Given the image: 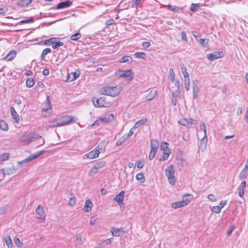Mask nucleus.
<instances>
[{"label":"nucleus","mask_w":248,"mask_h":248,"mask_svg":"<svg viewBox=\"0 0 248 248\" xmlns=\"http://www.w3.org/2000/svg\"><path fill=\"white\" fill-rule=\"evenodd\" d=\"M121 92V88L118 86H106L100 90V93L104 95L112 97L117 96Z\"/></svg>","instance_id":"obj_1"},{"label":"nucleus","mask_w":248,"mask_h":248,"mask_svg":"<svg viewBox=\"0 0 248 248\" xmlns=\"http://www.w3.org/2000/svg\"><path fill=\"white\" fill-rule=\"evenodd\" d=\"M42 138L41 136L37 134L29 133L22 135L20 137V141L25 145H28L31 142L34 141Z\"/></svg>","instance_id":"obj_2"},{"label":"nucleus","mask_w":248,"mask_h":248,"mask_svg":"<svg viewBox=\"0 0 248 248\" xmlns=\"http://www.w3.org/2000/svg\"><path fill=\"white\" fill-rule=\"evenodd\" d=\"M175 171L174 168L172 165L168 166L165 169V174L168 178L169 183L172 186L175 185Z\"/></svg>","instance_id":"obj_3"},{"label":"nucleus","mask_w":248,"mask_h":248,"mask_svg":"<svg viewBox=\"0 0 248 248\" xmlns=\"http://www.w3.org/2000/svg\"><path fill=\"white\" fill-rule=\"evenodd\" d=\"M103 149L100 144L96 146L94 150L83 156V159L89 158L93 159L98 156L99 154L102 152Z\"/></svg>","instance_id":"obj_4"},{"label":"nucleus","mask_w":248,"mask_h":248,"mask_svg":"<svg viewBox=\"0 0 248 248\" xmlns=\"http://www.w3.org/2000/svg\"><path fill=\"white\" fill-rule=\"evenodd\" d=\"M150 142L151 149L149 155V159L152 160L154 158L157 152L159 142L156 140H151Z\"/></svg>","instance_id":"obj_5"},{"label":"nucleus","mask_w":248,"mask_h":248,"mask_svg":"<svg viewBox=\"0 0 248 248\" xmlns=\"http://www.w3.org/2000/svg\"><path fill=\"white\" fill-rule=\"evenodd\" d=\"M116 75L119 78L124 77L129 80H132L133 78V73L131 70H119L116 72Z\"/></svg>","instance_id":"obj_6"},{"label":"nucleus","mask_w":248,"mask_h":248,"mask_svg":"<svg viewBox=\"0 0 248 248\" xmlns=\"http://www.w3.org/2000/svg\"><path fill=\"white\" fill-rule=\"evenodd\" d=\"M178 123L180 124L186 126L187 128H191L198 124L197 120L191 118H182L180 119Z\"/></svg>","instance_id":"obj_7"},{"label":"nucleus","mask_w":248,"mask_h":248,"mask_svg":"<svg viewBox=\"0 0 248 248\" xmlns=\"http://www.w3.org/2000/svg\"><path fill=\"white\" fill-rule=\"evenodd\" d=\"M78 118L75 116L71 115H66L61 117V121H60L61 125L69 124L73 122L77 121Z\"/></svg>","instance_id":"obj_8"},{"label":"nucleus","mask_w":248,"mask_h":248,"mask_svg":"<svg viewBox=\"0 0 248 248\" xmlns=\"http://www.w3.org/2000/svg\"><path fill=\"white\" fill-rule=\"evenodd\" d=\"M95 107H108L110 106V103L106 101L105 97H100L97 99L95 102H93Z\"/></svg>","instance_id":"obj_9"},{"label":"nucleus","mask_w":248,"mask_h":248,"mask_svg":"<svg viewBox=\"0 0 248 248\" xmlns=\"http://www.w3.org/2000/svg\"><path fill=\"white\" fill-rule=\"evenodd\" d=\"M36 217L42 221L45 219L46 214L44 209L40 205H39L36 209Z\"/></svg>","instance_id":"obj_10"},{"label":"nucleus","mask_w":248,"mask_h":248,"mask_svg":"<svg viewBox=\"0 0 248 248\" xmlns=\"http://www.w3.org/2000/svg\"><path fill=\"white\" fill-rule=\"evenodd\" d=\"M113 120L114 115L112 114H110L104 117L99 118V119L96 121L93 125L98 124L99 121L103 123H108L113 121Z\"/></svg>","instance_id":"obj_11"},{"label":"nucleus","mask_w":248,"mask_h":248,"mask_svg":"<svg viewBox=\"0 0 248 248\" xmlns=\"http://www.w3.org/2000/svg\"><path fill=\"white\" fill-rule=\"evenodd\" d=\"M221 53L220 52L215 51L213 53L207 54V58L209 61H213L217 59L221 58Z\"/></svg>","instance_id":"obj_12"},{"label":"nucleus","mask_w":248,"mask_h":248,"mask_svg":"<svg viewBox=\"0 0 248 248\" xmlns=\"http://www.w3.org/2000/svg\"><path fill=\"white\" fill-rule=\"evenodd\" d=\"M193 199V196L191 194H187L184 195L182 198V202L185 206L188 204Z\"/></svg>","instance_id":"obj_13"},{"label":"nucleus","mask_w":248,"mask_h":248,"mask_svg":"<svg viewBox=\"0 0 248 248\" xmlns=\"http://www.w3.org/2000/svg\"><path fill=\"white\" fill-rule=\"evenodd\" d=\"M111 235L114 237H118L124 233L123 228H112L110 230Z\"/></svg>","instance_id":"obj_14"},{"label":"nucleus","mask_w":248,"mask_h":248,"mask_svg":"<svg viewBox=\"0 0 248 248\" xmlns=\"http://www.w3.org/2000/svg\"><path fill=\"white\" fill-rule=\"evenodd\" d=\"M207 136H204L202 139H201L200 141V143L199 145V149L201 150L202 152H204L207 147Z\"/></svg>","instance_id":"obj_15"},{"label":"nucleus","mask_w":248,"mask_h":248,"mask_svg":"<svg viewBox=\"0 0 248 248\" xmlns=\"http://www.w3.org/2000/svg\"><path fill=\"white\" fill-rule=\"evenodd\" d=\"M80 75V71L76 70L74 72L70 73L68 76V79L70 81H73L77 79Z\"/></svg>","instance_id":"obj_16"},{"label":"nucleus","mask_w":248,"mask_h":248,"mask_svg":"<svg viewBox=\"0 0 248 248\" xmlns=\"http://www.w3.org/2000/svg\"><path fill=\"white\" fill-rule=\"evenodd\" d=\"M193 97L196 99L198 96L199 87L197 84V81H194L192 83Z\"/></svg>","instance_id":"obj_17"},{"label":"nucleus","mask_w":248,"mask_h":248,"mask_svg":"<svg viewBox=\"0 0 248 248\" xmlns=\"http://www.w3.org/2000/svg\"><path fill=\"white\" fill-rule=\"evenodd\" d=\"M61 124L60 122H58V119H54L49 122V124L46 127V130H47L49 128L57 127V126H61Z\"/></svg>","instance_id":"obj_18"},{"label":"nucleus","mask_w":248,"mask_h":248,"mask_svg":"<svg viewBox=\"0 0 248 248\" xmlns=\"http://www.w3.org/2000/svg\"><path fill=\"white\" fill-rule=\"evenodd\" d=\"M16 52L15 50H12L4 58V60L7 62L11 61L16 57Z\"/></svg>","instance_id":"obj_19"},{"label":"nucleus","mask_w":248,"mask_h":248,"mask_svg":"<svg viewBox=\"0 0 248 248\" xmlns=\"http://www.w3.org/2000/svg\"><path fill=\"white\" fill-rule=\"evenodd\" d=\"M47 108H43L42 109L43 112L45 113L43 114V115L45 117L48 116L51 112V108L50 107V102L48 99V96L47 97Z\"/></svg>","instance_id":"obj_20"},{"label":"nucleus","mask_w":248,"mask_h":248,"mask_svg":"<svg viewBox=\"0 0 248 248\" xmlns=\"http://www.w3.org/2000/svg\"><path fill=\"white\" fill-rule=\"evenodd\" d=\"M93 206V204L92 202L90 200L88 199L85 201V205L84 206V210L85 212H89L92 210Z\"/></svg>","instance_id":"obj_21"},{"label":"nucleus","mask_w":248,"mask_h":248,"mask_svg":"<svg viewBox=\"0 0 248 248\" xmlns=\"http://www.w3.org/2000/svg\"><path fill=\"white\" fill-rule=\"evenodd\" d=\"M175 92L176 95H180L181 92L180 91V82L178 80L175 81L174 85L171 87V92Z\"/></svg>","instance_id":"obj_22"},{"label":"nucleus","mask_w":248,"mask_h":248,"mask_svg":"<svg viewBox=\"0 0 248 248\" xmlns=\"http://www.w3.org/2000/svg\"><path fill=\"white\" fill-rule=\"evenodd\" d=\"M124 191H121L118 195L116 196L115 198L114 199V200L119 204H120L123 202L124 199Z\"/></svg>","instance_id":"obj_23"},{"label":"nucleus","mask_w":248,"mask_h":248,"mask_svg":"<svg viewBox=\"0 0 248 248\" xmlns=\"http://www.w3.org/2000/svg\"><path fill=\"white\" fill-rule=\"evenodd\" d=\"M157 94V91L155 90H152L147 94L145 97L146 100L150 101L153 100Z\"/></svg>","instance_id":"obj_24"},{"label":"nucleus","mask_w":248,"mask_h":248,"mask_svg":"<svg viewBox=\"0 0 248 248\" xmlns=\"http://www.w3.org/2000/svg\"><path fill=\"white\" fill-rule=\"evenodd\" d=\"M72 4V2L70 0H67L61 3H59L57 5V9H63L70 6Z\"/></svg>","instance_id":"obj_25"},{"label":"nucleus","mask_w":248,"mask_h":248,"mask_svg":"<svg viewBox=\"0 0 248 248\" xmlns=\"http://www.w3.org/2000/svg\"><path fill=\"white\" fill-rule=\"evenodd\" d=\"M147 119L146 118L141 119V120H139V121L135 123L134 126L132 127V130H135L139 126L144 124L145 123L147 122Z\"/></svg>","instance_id":"obj_26"},{"label":"nucleus","mask_w":248,"mask_h":248,"mask_svg":"<svg viewBox=\"0 0 248 248\" xmlns=\"http://www.w3.org/2000/svg\"><path fill=\"white\" fill-rule=\"evenodd\" d=\"M3 240L5 242V244L8 248H12L13 246L12 240L9 235L5 236Z\"/></svg>","instance_id":"obj_27"},{"label":"nucleus","mask_w":248,"mask_h":248,"mask_svg":"<svg viewBox=\"0 0 248 248\" xmlns=\"http://www.w3.org/2000/svg\"><path fill=\"white\" fill-rule=\"evenodd\" d=\"M11 113L16 122L18 123L20 121L19 116L13 107L11 108Z\"/></svg>","instance_id":"obj_28"},{"label":"nucleus","mask_w":248,"mask_h":248,"mask_svg":"<svg viewBox=\"0 0 248 248\" xmlns=\"http://www.w3.org/2000/svg\"><path fill=\"white\" fill-rule=\"evenodd\" d=\"M169 143L167 142H163L160 145V149L163 153H171V150L168 148Z\"/></svg>","instance_id":"obj_29"},{"label":"nucleus","mask_w":248,"mask_h":248,"mask_svg":"<svg viewBox=\"0 0 248 248\" xmlns=\"http://www.w3.org/2000/svg\"><path fill=\"white\" fill-rule=\"evenodd\" d=\"M181 69L184 78H189V75L187 71L186 67L183 64H181Z\"/></svg>","instance_id":"obj_30"},{"label":"nucleus","mask_w":248,"mask_h":248,"mask_svg":"<svg viewBox=\"0 0 248 248\" xmlns=\"http://www.w3.org/2000/svg\"><path fill=\"white\" fill-rule=\"evenodd\" d=\"M32 0H20L18 3V5L21 7H26L28 6L31 2Z\"/></svg>","instance_id":"obj_31"},{"label":"nucleus","mask_w":248,"mask_h":248,"mask_svg":"<svg viewBox=\"0 0 248 248\" xmlns=\"http://www.w3.org/2000/svg\"><path fill=\"white\" fill-rule=\"evenodd\" d=\"M248 176V172L244 168L242 170L239 175V178L240 180H243L247 178Z\"/></svg>","instance_id":"obj_32"},{"label":"nucleus","mask_w":248,"mask_h":248,"mask_svg":"<svg viewBox=\"0 0 248 248\" xmlns=\"http://www.w3.org/2000/svg\"><path fill=\"white\" fill-rule=\"evenodd\" d=\"M185 206L182 201H178L171 203V207L174 209H177Z\"/></svg>","instance_id":"obj_33"},{"label":"nucleus","mask_w":248,"mask_h":248,"mask_svg":"<svg viewBox=\"0 0 248 248\" xmlns=\"http://www.w3.org/2000/svg\"><path fill=\"white\" fill-rule=\"evenodd\" d=\"M10 157L9 153H6L0 155V164L7 160Z\"/></svg>","instance_id":"obj_34"},{"label":"nucleus","mask_w":248,"mask_h":248,"mask_svg":"<svg viewBox=\"0 0 248 248\" xmlns=\"http://www.w3.org/2000/svg\"><path fill=\"white\" fill-rule=\"evenodd\" d=\"M59 40V38H56V37L51 38H49V39H47V40H46L45 41V44H46L48 45H54V44L56 43V40Z\"/></svg>","instance_id":"obj_35"},{"label":"nucleus","mask_w":248,"mask_h":248,"mask_svg":"<svg viewBox=\"0 0 248 248\" xmlns=\"http://www.w3.org/2000/svg\"><path fill=\"white\" fill-rule=\"evenodd\" d=\"M0 129L4 131H6L8 130V124L3 120H0Z\"/></svg>","instance_id":"obj_36"},{"label":"nucleus","mask_w":248,"mask_h":248,"mask_svg":"<svg viewBox=\"0 0 248 248\" xmlns=\"http://www.w3.org/2000/svg\"><path fill=\"white\" fill-rule=\"evenodd\" d=\"M172 98L171 100V103L173 106L176 105L177 97L180 98V95H176L175 92H172Z\"/></svg>","instance_id":"obj_37"},{"label":"nucleus","mask_w":248,"mask_h":248,"mask_svg":"<svg viewBox=\"0 0 248 248\" xmlns=\"http://www.w3.org/2000/svg\"><path fill=\"white\" fill-rule=\"evenodd\" d=\"M169 78L171 82L175 80V73L172 68H170L169 70Z\"/></svg>","instance_id":"obj_38"},{"label":"nucleus","mask_w":248,"mask_h":248,"mask_svg":"<svg viewBox=\"0 0 248 248\" xmlns=\"http://www.w3.org/2000/svg\"><path fill=\"white\" fill-rule=\"evenodd\" d=\"M136 179L140 183H143L145 182L144 175L142 173H138L136 176Z\"/></svg>","instance_id":"obj_39"},{"label":"nucleus","mask_w":248,"mask_h":248,"mask_svg":"<svg viewBox=\"0 0 248 248\" xmlns=\"http://www.w3.org/2000/svg\"><path fill=\"white\" fill-rule=\"evenodd\" d=\"M98 171V170L97 168H96L95 165L93 166L89 170V176H93L95 174H96Z\"/></svg>","instance_id":"obj_40"},{"label":"nucleus","mask_w":248,"mask_h":248,"mask_svg":"<svg viewBox=\"0 0 248 248\" xmlns=\"http://www.w3.org/2000/svg\"><path fill=\"white\" fill-rule=\"evenodd\" d=\"M132 61V58L129 56H124L119 60L121 63H124Z\"/></svg>","instance_id":"obj_41"},{"label":"nucleus","mask_w":248,"mask_h":248,"mask_svg":"<svg viewBox=\"0 0 248 248\" xmlns=\"http://www.w3.org/2000/svg\"><path fill=\"white\" fill-rule=\"evenodd\" d=\"M184 84H185V87L186 90L187 91H189L190 89V83L189 78H184Z\"/></svg>","instance_id":"obj_42"},{"label":"nucleus","mask_w":248,"mask_h":248,"mask_svg":"<svg viewBox=\"0 0 248 248\" xmlns=\"http://www.w3.org/2000/svg\"><path fill=\"white\" fill-rule=\"evenodd\" d=\"M34 84V81L32 78H29L26 80V85L28 87H32Z\"/></svg>","instance_id":"obj_43"},{"label":"nucleus","mask_w":248,"mask_h":248,"mask_svg":"<svg viewBox=\"0 0 248 248\" xmlns=\"http://www.w3.org/2000/svg\"><path fill=\"white\" fill-rule=\"evenodd\" d=\"M51 52V50L49 48H46L43 50L42 54H41V58L42 60L45 59V56L48 53Z\"/></svg>","instance_id":"obj_44"},{"label":"nucleus","mask_w":248,"mask_h":248,"mask_svg":"<svg viewBox=\"0 0 248 248\" xmlns=\"http://www.w3.org/2000/svg\"><path fill=\"white\" fill-rule=\"evenodd\" d=\"M16 170V169L14 167L9 168L6 169V174L7 175H10L15 173Z\"/></svg>","instance_id":"obj_45"},{"label":"nucleus","mask_w":248,"mask_h":248,"mask_svg":"<svg viewBox=\"0 0 248 248\" xmlns=\"http://www.w3.org/2000/svg\"><path fill=\"white\" fill-rule=\"evenodd\" d=\"M201 4L199 3H192L190 7V10L192 12H195L197 10V9L200 7Z\"/></svg>","instance_id":"obj_46"},{"label":"nucleus","mask_w":248,"mask_h":248,"mask_svg":"<svg viewBox=\"0 0 248 248\" xmlns=\"http://www.w3.org/2000/svg\"><path fill=\"white\" fill-rule=\"evenodd\" d=\"M164 6L167 7L168 9L173 12H178L180 10L179 7L176 6H172L171 5H164Z\"/></svg>","instance_id":"obj_47"},{"label":"nucleus","mask_w":248,"mask_h":248,"mask_svg":"<svg viewBox=\"0 0 248 248\" xmlns=\"http://www.w3.org/2000/svg\"><path fill=\"white\" fill-rule=\"evenodd\" d=\"M171 153H163V155L159 158V161H163L167 160Z\"/></svg>","instance_id":"obj_48"},{"label":"nucleus","mask_w":248,"mask_h":248,"mask_svg":"<svg viewBox=\"0 0 248 248\" xmlns=\"http://www.w3.org/2000/svg\"><path fill=\"white\" fill-rule=\"evenodd\" d=\"M33 159H34V158H33L32 155H31V156L28 157L27 158L23 160L22 161L18 162V164H22L24 163H28V162L31 161Z\"/></svg>","instance_id":"obj_49"},{"label":"nucleus","mask_w":248,"mask_h":248,"mask_svg":"<svg viewBox=\"0 0 248 248\" xmlns=\"http://www.w3.org/2000/svg\"><path fill=\"white\" fill-rule=\"evenodd\" d=\"M198 41L199 43L202 46H205L208 43V39L201 38Z\"/></svg>","instance_id":"obj_50"},{"label":"nucleus","mask_w":248,"mask_h":248,"mask_svg":"<svg viewBox=\"0 0 248 248\" xmlns=\"http://www.w3.org/2000/svg\"><path fill=\"white\" fill-rule=\"evenodd\" d=\"M81 36V34L79 32H78L71 35L70 37V39L73 41H76L79 38H80Z\"/></svg>","instance_id":"obj_51"},{"label":"nucleus","mask_w":248,"mask_h":248,"mask_svg":"<svg viewBox=\"0 0 248 248\" xmlns=\"http://www.w3.org/2000/svg\"><path fill=\"white\" fill-rule=\"evenodd\" d=\"M135 57L137 58L144 59L145 57V53L144 52H136L134 54Z\"/></svg>","instance_id":"obj_52"},{"label":"nucleus","mask_w":248,"mask_h":248,"mask_svg":"<svg viewBox=\"0 0 248 248\" xmlns=\"http://www.w3.org/2000/svg\"><path fill=\"white\" fill-rule=\"evenodd\" d=\"M200 128H201V129L203 130V131L204 132V136H207L206 126L204 123L202 122L201 123L200 125Z\"/></svg>","instance_id":"obj_53"},{"label":"nucleus","mask_w":248,"mask_h":248,"mask_svg":"<svg viewBox=\"0 0 248 248\" xmlns=\"http://www.w3.org/2000/svg\"><path fill=\"white\" fill-rule=\"evenodd\" d=\"M106 165V162L105 161H101L98 163H97L95 166L97 168V169L99 170L103 168Z\"/></svg>","instance_id":"obj_54"},{"label":"nucleus","mask_w":248,"mask_h":248,"mask_svg":"<svg viewBox=\"0 0 248 248\" xmlns=\"http://www.w3.org/2000/svg\"><path fill=\"white\" fill-rule=\"evenodd\" d=\"M63 45V43L62 42H59L58 40H56V43L54 44V45L52 46V47L54 49H56L58 47L62 46Z\"/></svg>","instance_id":"obj_55"},{"label":"nucleus","mask_w":248,"mask_h":248,"mask_svg":"<svg viewBox=\"0 0 248 248\" xmlns=\"http://www.w3.org/2000/svg\"><path fill=\"white\" fill-rule=\"evenodd\" d=\"M207 198L209 201L212 202H215L217 201V198L214 194H209L207 196Z\"/></svg>","instance_id":"obj_56"},{"label":"nucleus","mask_w":248,"mask_h":248,"mask_svg":"<svg viewBox=\"0 0 248 248\" xmlns=\"http://www.w3.org/2000/svg\"><path fill=\"white\" fill-rule=\"evenodd\" d=\"M76 202V199L75 197H72L69 199V205L71 206H73Z\"/></svg>","instance_id":"obj_57"},{"label":"nucleus","mask_w":248,"mask_h":248,"mask_svg":"<svg viewBox=\"0 0 248 248\" xmlns=\"http://www.w3.org/2000/svg\"><path fill=\"white\" fill-rule=\"evenodd\" d=\"M14 242L18 247H21L23 245V243L20 241L18 238H16L14 239Z\"/></svg>","instance_id":"obj_58"},{"label":"nucleus","mask_w":248,"mask_h":248,"mask_svg":"<svg viewBox=\"0 0 248 248\" xmlns=\"http://www.w3.org/2000/svg\"><path fill=\"white\" fill-rule=\"evenodd\" d=\"M221 209L218 206H215L212 208V211L218 214L220 212Z\"/></svg>","instance_id":"obj_59"},{"label":"nucleus","mask_w":248,"mask_h":248,"mask_svg":"<svg viewBox=\"0 0 248 248\" xmlns=\"http://www.w3.org/2000/svg\"><path fill=\"white\" fill-rule=\"evenodd\" d=\"M44 152H45V151L43 150V151H41L39 152H36L35 154H34L33 155H32L33 158L34 159H35V158H37V157H38L39 156L43 155L44 153Z\"/></svg>","instance_id":"obj_60"},{"label":"nucleus","mask_w":248,"mask_h":248,"mask_svg":"<svg viewBox=\"0 0 248 248\" xmlns=\"http://www.w3.org/2000/svg\"><path fill=\"white\" fill-rule=\"evenodd\" d=\"M244 189L243 188H241L240 187H238V194H239V196L241 197V198H242L243 197V196L244 195V194H245V192H244Z\"/></svg>","instance_id":"obj_61"},{"label":"nucleus","mask_w":248,"mask_h":248,"mask_svg":"<svg viewBox=\"0 0 248 248\" xmlns=\"http://www.w3.org/2000/svg\"><path fill=\"white\" fill-rule=\"evenodd\" d=\"M97 220V218L93 216L91 218V220L90 221V224L92 226L94 225L95 223V222Z\"/></svg>","instance_id":"obj_62"},{"label":"nucleus","mask_w":248,"mask_h":248,"mask_svg":"<svg viewBox=\"0 0 248 248\" xmlns=\"http://www.w3.org/2000/svg\"><path fill=\"white\" fill-rule=\"evenodd\" d=\"M144 162L143 160H139L138 162L137 167L139 169H141L143 167Z\"/></svg>","instance_id":"obj_63"},{"label":"nucleus","mask_w":248,"mask_h":248,"mask_svg":"<svg viewBox=\"0 0 248 248\" xmlns=\"http://www.w3.org/2000/svg\"><path fill=\"white\" fill-rule=\"evenodd\" d=\"M181 38H182V39L184 41L187 42V39L186 34V33L185 31H183L181 32Z\"/></svg>","instance_id":"obj_64"}]
</instances>
